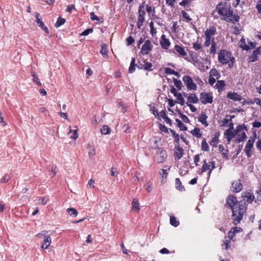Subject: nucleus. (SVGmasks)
Instances as JSON below:
<instances>
[{"label":"nucleus","instance_id":"obj_1","mask_svg":"<svg viewBox=\"0 0 261 261\" xmlns=\"http://www.w3.org/2000/svg\"><path fill=\"white\" fill-rule=\"evenodd\" d=\"M226 204L232 211L233 223L237 225L240 223L244 214L246 213L247 207L245 204L239 203L237 198L233 195H229L227 197Z\"/></svg>","mask_w":261,"mask_h":261},{"label":"nucleus","instance_id":"obj_2","mask_svg":"<svg viewBox=\"0 0 261 261\" xmlns=\"http://www.w3.org/2000/svg\"><path fill=\"white\" fill-rule=\"evenodd\" d=\"M219 61L222 64H226L230 60H234L231 53L226 50L221 49L218 54Z\"/></svg>","mask_w":261,"mask_h":261},{"label":"nucleus","instance_id":"obj_3","mask_svg":"<svg viewBox=\"0 0 261 261\" xmlns=\"http://www.w3.org/2000/svg\"><path fill=\"white\" fill-rule=\"evenodd\" d=\"M244 129L247 130V126L245 125H240L236 127L234 132H232V130H230V129H227L226 130L224 133V135L226 136L227 142H230L231 139L234 137L235 135H238Z\"/></svg>","mask_w":261,"mask_h":261},{"label":"nucleus","instance_id":"obj_4","mask_svg":"<svg viewBox=\"0 0 261 261\" xmlns=\"http://www.w3.org/2000/svg\"><path fill=\"white\" fill-rule=\"evenodd\" d=\"M255 137L256 133L254 132L253 137H250V138L247 141L245 149H244V152H245L246 155L248 158L251 157L252 155V153H251V150L253 146Z\"/></svg>","mask_w":261,"mask_h":261},{"label":"nucleus","instance_id":"obj_5","mask_svg":"<svg viewBox=\"0 0 261 261\" xmlns=\"http://www.w3.org/2000/svg\"><path fill=\"white\" fill-rule=\"evenodd\" d=\"M182 81L186 85L188 90H196V85L194 83L193 79L189 75H185L182 77Z\"/></svg>","mask_w":261,"mask_h":261},{"label":"nucleus","instance_id":"obj_6","mask_svg":"<svg viewBox=\"0 0 261 261\" xmlns=\"http://www.w3.org/2000/svg\"><path fill=\"white\" fill-rule=\"evenodd\" d=\"M154 149H156V160L158 163L163 162L167 156V152L165 150L158 147L157 146H155Z\"/></svg>","mask_w":261,"mask_h":261},{"label":"nucleus","instance_id":"obj_7","mask_svg":"<svg viewBox=\"0 0 261 261\" xmlns=\"http://www.w3.org/2000/svg\"><path fill=\"white\" fill-rule=\"evenodd\" d=\"M200 99L202 104L212 103L213 101V96L208 93L203 92L200 94Z\"/></svg>","mask_w":261,"mask_h":261},{"label":"nucleus","instance_id":"obj_8","mask_svg":"<svg viewBox=\"0 0 261 261\" xmlns=\"http://www.w3.org/2000/svg\"><path fill=\"white\" fill-rule=\"evenodd\" d=\"M226 3L221 2L219 3L216 7V9L217 11L218 14L223 17L224 15H227V11L228 9L225 7Z\"/></svg>","mask_w":261,"mask_h":261},{"label":"nucleus","instance_id":"obj_9","mask_svg":"<svg viewBox=\"0 0 261 261\" xmlns=\"http://www.w3.org/2000/svg\"><path fill=\"white\" fill-rule=\"evenodd\" d=\"M152 45L151 44L150 41L149 40H146L141 48V54L143 55H148L149 51L152 50Z\"/></svg>","mask_w":261,"mask_h":261},{"label":"nucleus","instance_id":"obj_10","mask_svg":"<svg viewBox=\"0 0 261 261\" xmlns=\"http://www.w3.org/2000/svg\"><path fill=\"white\" fill-rule=\"evenodd\" d=\"M184 154V149L180 147L178 145H175V151L174 153V156L175 160L178 161L182 157Z\"/></svg>","mask_w":261,"mask_h":261},{"label":"nucleus","instance_id":"obj_11","mask_svg":"<svg viewBox=\"0 0 261 261\" xmlns=\"http://www.w3.org/2000/svg\"><path fill=\"white\" fill-rule=\"evenodd\" d=\"M261 54V47H257L254 50L252 54L249 57V62H254L258 60V56Z\"/></svg>","mask_w":261,"mask_h":261},{"label":"nucleus","instance_id":"obj_12","mask_svg":"<svg viewBox=\"0 0 261 261\" xmlns=\"http://www.w3.org/2000/svg\"><path fill=\"white\" fill-rule=\"evenodd\" d=\"M243 188V186L240 180L234 181L232 182L231 189L235 193L239 192Z\"/></svg>","mask_w":261,"mask_h":261},{"label":"nucleus","instance_id":"obj_13","mask_svg":"<svg viewBox=\"0 0 261 261\" xmlns=\"http://www.w3.org/2000/svg\"><path fill=\"white\" fill-rule=\"evenodd\" d=\"M242 197L244 201L246 200L248 203H251L255 198L253 194L250 192H245L242 194Z\"/></svg>","mask_w":261,"mask_h":261},{"label":"nucleus","instance_id":"obj_14","mask_svg":"<svg viewBox=\"0 0 261 261\" xmlns=\"http://www.w3.org/2000/svg\"><path fill=\"white\" fill-rule=\"evenodd\" d=\"M161 45L162 47L164 49H168L170 45V42L169 40L166 38L165 35H162L161 37Z\"/></svg>","mask_w":261,"mask_h":261},{"label":"nucleus","instance_id":"obj_15","mask_svg":"<svg viewBox=\"0 0 261 261\" xmlns=\"http://www.w3.org/2000/svg\"><path fill=\"white\" fill-rule=\"evenodd\" d=\"M232 16H233V10H231L230 8L228 9L227 11V15H224L221 17V19L225 20L230 22H232L234 23V22L232 20Z\"/></svg>","mask_w":261,"mask_h":261},{"label":"nucleus","instance_id":"obj_16","mask_svg":"<svg viewBox=\"0 0 261 261\" xmlns=\"http://www.w3.org/2000/svg\"><path fill=\"white\" fill-rule=\"evenodd\" d=\"M227 96L228 98L234 101H240L242 99V96L235 92H229Z\"/></svg>","mask_w":261,"mask_h":261},{"label":"nucleus","instance_id":"obj_17","mask_svg":"<svg viewBox=\"0 0 261 261\" xmlns=\"http://www.w3.org/2000/svg\"><path fill=\"white\" fill-rule=\"evenodd\" d=\"M51 239L50 237H45V238L43 239V242L42 243L41 248L43 249H47L51 244Z\"/></svg>","mask_w":261,"mask_h":261},{"label":"nucleus","instance_id":"obj_18","mask_svg":"<svg viewBox=\"0 0 261 261\" xmlns=\"http://www.w3.org/2000/svg\"><path fill=\"white\" fill-rule=\"evenodd\" d=\"M207 119V116L204 113H202L198 117V120L199 122H200L202 124L204 125L205 126H208V123L206 121Z\"/></svg>","mask_w":261,"mask_h":261},{"label":"nucleus","instance_id":"obj_19","mask_svg":"<svg viewBox=\"0 0 261 261\" xmlns=\"http://www.w3.org/2000/svg\"><path fill=\"white\" fill-rule=\"evenodd\" d=\"M199 101L198 97L195 94H191L188 97V103H197Z\"/></svg>","mask_w":261,"mask_h":261},{"label":"nucleus","instance_id":"obj_20","mask_svg":"<svg viewBox=\"0 0 261 261\" xmlns=\"http://www.w3.org/2000/svg\"><path fill=\"white\" fill-rule=\"evenodd\" d=\"M139 16L138 19L145 20L144 15L145 14V10H144V6L143 4L141 5L139 7Z\"/></svg>","mask_w":261,"mask_h":261},{"label":"nucleus","instance_id":"obj_21","mask_svg":"<svg viewBox=\"0 0 261 261\" xmlns=\"http://www.w3.org/2000/svg\"><path fill=\"white\" fill-rule=\"evenodd\" d=\"M216 34V29L213 26L210 27L209 29H207L204 32V35H207L210 36H214Z\"/></svg>","mask_w":261,"mask_h":261},{"label":"nucleus","instance_id":"obj_22","mask_svg":"<svg viewBox=\"0 0 261 261\" xmlns=\"http://www.w3.org/2000/svg\"><path fill=\"white\" fill-rule=\"evenodd\" d=\"M174 48L175 50L181 56H185L187 55V53L184 47L179 46L178 45H175Z\"/></svg>","mask_w":261,"mask_h":261},{"label":"nucleus","instance_id":"obj_23","mask_svg":"<svg viewBox=\"0 0 261 261\" xmlns=\"http://www.w3.org/2000/svg\"><path fill=\"white\" fill-rule=\"evenodd\" d=\"M170 132L172 133V136L174 138V143L175 145H178L179 143V137L178 134H176L175 131L172 129H170Z\"/></svg>","mask_w":261,"mask_h":261},{"label":"nucleus","instance_id":"obj_24","mask_svg":"<svg viewBox=\"0 0 261 261\" xmlns=\"http://www.w3.org/2000/svg\"><path fill=\"white\" fill-rule=\"evenodd\" d=\"M240 229V227H233L232 228L228 233V237L229 240H233L234 237L235 236V230Z\"/></svg>","mask_w":261,"mask_h":261},{"label":"nucleus","instance_id":"obj_25","mask_svg":"<svg viewBox=\"0 0 261 261\" xmlns=\"http://www.w3.org/2000/svg\"><path fill=\"white\" fill-rule=\"evenodd\" d=\"M175 186H176V188L177 190H178L179 191H181L185 190V188L182 185L180 179L178 178H176L175 179Z\"/></svg>","mask_w":261,"mask_h":261},{"label":"nucleus","instance_id":"obj_26","mask_svg":"<svg viewBox=\"0 0 261 261\" xmlns=\"http://www.w3.org/2000/svg\"><path fill=\"white\" fill-rule=\"evenodd\" d=\"M88 149L89 156L92 157L95 154V149L93 145L89 144Z\"/></svg>","mask_w":261,"mask_h":261},{"label":"nucleus","instance_id":"obj_27","mask_svg":"<svg viewBox=\"0 0 261 261\" xmlns=\"http://www.w3.org/2000/svg\"><path fill=\"white\" fill-rule=\"evenodd\" d=\"M240 46L243 50H248L250 49L249 46L246 44L245 39L242 38L240 40Z\"/></svg>","mask_w":261,"mask_h":261},{"label":"nucleus","instance_id":"obj_28","mask_svg":"<svg viewBox=\"0 0 261 261\" xmlns=\"http://www.w3.org/2000/svg\"><path fill=\"white\" fill-rule=\"evenodd\" d=\"M216 44L214 40V38L212 39L211 47L210 50L211 54L215 55L216 53Z\"/></svg>","mask_w":261,"mask_h":261},{"label":"nucleus","instance_id":"obj_29","mask_svg":"<svg viewBox=\"0 0 261 261\" xmlns=\"http://www.w3.org/2000/svg\"><path fill=\"white\" fill-rule=\"evenodd\" d=\"M200 130L199 128H195L194 129L191 131V133L195 137L197 138H200L201 134L200 133Z\"/></svg>","mask_w":261,"mask_h":261},{"label":"nucleus","instance_id":"obj_30","mask_svg":"<svg viewBox=\"0 0 261 261\" xmlns=\"http://www.w3.org/2000/svg\"><path fill=\"white\" fill-rule=\"evenodd\" d=\"M101 133L103 135H108L111 132V128L107 125H105L101 128Z\"/></svg>","mask_w":261,"mask_h":261},{"label":"nucleus","instance_id":"obj_31","mask_svg":"<svg viewBox=\"0 0 261 261\" xmlns=\"http://www.w3.org/2000/svg\"><path fill=\"white\" fill-rule=\"evenodd\" d=\"M247 138L245 132H243L241 134L239 135V137L236 139V142L240 143L243 141Z\"/></svg>","mask_w":261,"mask_h":261},{"label":"nucleus","instance_id":"obj_32","mask_svg":"<svg viewBox=\"0 0 261 261\" xmlns=\"http://www.w3.org/2000/svg\"><path fill=\"white\" fill-rule=\"evenodd\" d=\"M101 49L100 51V54L103 56H107L108 53L107 45L106 44H102L101 45Z\"/></svg>","mask_w":261,"mask_h":261},{"label":"nucleus","instance_id":"obj_33","mask_svg":"<svg viewBox=\"0 0 261 261\" xmlns=\"http://www.w3.org/2000/svg\"><path fill=\"white\" fill-rule=\"evenodd\" d=\"M173 81L175 86L178 89V90H180L182 88V83L181 81L178 80L175 78H173Z\"/></svg>","mask_w":261,"mask_h":261},{"label":"nucleus","instance_id":"obj_34","mask_svg":"<svg viewBox=\"0 0 261 261\" xmlns=\"http://www.w3.org/2000/svg\"><path fill=\"white\" fill-rule=\"evenodd\" d=\"M170 223L174 227H177L179 224V221L176 220V218L174 216H171L170 218Z\"/></svg>","mask_w":261,"mask_h":261},{"label":"nucleus","instance_id":"obj_35","mask_svg":"<svg viewBox=\"0 0 261 261\" xmlns=\"http://www.w3.org/2000/svg\"><path fill=\"white\" fill-rule=\"evenodd\" d=\"M65 21L66 20L64 18L59 17L55 25L56 28H58L64 24Z\"/></svg>","mask_w":261,"mask_h":261},{"label":"nucleus","instance_id":"obj_36","mask_svg":"<svg viewBox=\"0 0 261 261\" xmlns=\"http://www.w3.org/2000/svg\"><path fill=\"white\" fill-rule=\"evenodd\" d=\"M175 97H176L177 100H178V103H180L181 106L184 105L185 101L184 98L182 96V94L180 93L178 94L177 95H175Z\"/></svg>","mask_w":261,"mask_h":261},{"label":"nucleus","instance_id":"obj_37","mask_svg":"<svg viewBox=\"0 0 261 261\" xmlns=\"http://www.w3.org/2000/svg\"><path fill=\"white\" fill-rule=\"evenodd\" d=\"M67 212L71 216H74L76 217L78 214L77 211L74 208H68L67 210Z\"/></svg>","mask_w":261,"mask_h":261},{"label":"nucleus","instance_id":"obj_38","mask_svg":"<svg viewBox=\"0 0 261 261\" xmlns=\"http://www.w3.org/2000/svg\"><path fill=\"white\" fill-rule=\"evenodd\" d=\"M39 14L38 13H36V22H37V23L40 27L41 28V27H44V24L43 22L39 18Z\"/></svg>","mask_w":261,"mask_h":261},{"label":"nucleus","instance_id":"obj_39","mask_svg":"<svg viewBox=\"0 0 261 261\" xmlns=\"http://www.w3.org/2000/svg\"><path fill=\"white\" fill-rule=\"evenodd\" d=\"M201 148L204 151H208L210 149L208 144L206 143L205 139H204L201 142Z\"/></svg>","mask_w":261,"mask_h":261},{"label":"nucleus","instance_id":"obj_40","mask_svg":"<svg viewBox=\"0 0 261 261\" xmlns=\"http://www.w3.org/2000/svg\"><path fill=\"white\" fill-rule=\"evenodd\" d=\"M178 112L179 114L180 118L182 119V120L185 123H189L190 122V120L187 116H186L184 114L181 113L179 111H178Z\"/></svg>","mask_w":261,"mask_h":261},{"label":"nucleus","instance_id":"obj_41","mask_svg":"<svg viewBox=\"0 0 261 261\" xmlns=\"http://www.w3.org/2000/svg\"><path fill=\"white\" fill-rule=\"evenodd\" d=\"M159 173L163 178L162 181L163 182L164 178L166 179L168 175V172L167 171V170L162 169L160 170Z\"/></svg>","mask_w":261,"mask_h":261},{"label":"nucleus","instance_id":"obj_42","mask_svg":"<svg viewBox=\"0 0 261 261\" xmlns=\"http://www.w3.org/2000/svg\"><path fill=\"white\" fill-rule=\"evenodd\" d=\"M219 139H217L216 137H213L210 144L213 147H216L217 144L219 143Z\"/></svg>","mask_w":261,"mask_h":261},{"label":"nucleus","instance_id":"obj_43","mask_svg":"<svg viewBox=\"0 0 261 261\" xmlns=\"http://www.w3.org/2000/svg\"><path fill=\"white\" fill-rule=\"evenodd\" d=\"M219 75V73L217 71V70L213 68L211 69L210 71V76H211L212 77H217Z\"/></svg>","mask_w":261,"mask_h":261},{"label":"nucleus","instance_id":"obj_44","mask_svg":"<svg viewBox=\"0 0 261 261\" xmlns=\"http://www.w3.org/2000/svg\"><path fill=\"white\" fill-rule=\"evenodd\" d=\"M132 205L133 207L135 210L138 211L140 209L139 207V202L135 199H134L132 201Z\"/></svg>","mask_w":261,"mask_h":261},{"label":"nucleus","instance_id":"obj_45","mask_svg":"<svg viewBox=\"0 0 261 261\" xmlns=\"http://www.w3.org/2000/svg\"><path fill=\"white\" fill-rule=\"evenodd\" d=\"M210 169H211V165H208V164L203 165L202 166V168L201 169V173L200 174H202V173L205 172L207 170H209V171H210Z\"/></svg>","mask_w":261,"mask_h":261},{"label":"nucleus","instance_id":"obj_46","mask_svg":"<svg viewBox=\"0 0 261 261\" xmlns=\"http://www.w3.org/2000/svg\"><path fill=\"white\" fill-rule=\"evenodd\" d=\"M181 14H182V17L185 19H186L188 22H189L192 19L190 18V17L189 16L188 14L186 11H185L184 10L182 11Z\"/></svg>","mask_w":261,"mask_h":261},{"label":"nucleus","instance_id":"obj_47","mask_svg":"<svg viewBox=\"0 0 261 261\" xmlns=\"http://www.w3.org/2000/svg\"><path fill=\"white\" fill-rule=\"evenodd\" d=\"M232 120V116L230 115H227L225 118H224L223 120V123L224 125L228 123L229 122Z\"/></svg>","mask_w":261,"mask_h":261},{"label":"nucleus","instance_id":"obj_48","mask_svg":"<svg viewBox=\"0 0 261 261\" xmlns=\"http://www.w3.org/2000/svg\"><path fill=\"white\" fill-rule=\"evenodd\" d=\"M256 197L255 199V202L261 201V189L256 191Z\"/></svg>","mask_w":261,"mask_h":261},{"label":"nucleus","instance_id":"obj_49","mask_svg":"<svg viewBox=\"0 0 261 261\" xmlns=\"http://www.w3.org/2000/svg\"><path fill=\"white\" fill-rule=\"evenodd\" d=\"M32 76L33 77V81L35 82L38 85L41 86V83L39 82V78L38 76L35 74L34 72L32 73Z\"/></svg>","mask_w":261,"mask_h":261},{"label":"nucleus","instance_id":"obj_50","mask_svg":"<svg viewBox=\"0 0 261 261\" xmlns=\"http://www.w3.org/2000/svg\"><path fill=\"white\" fill-rule=\"evenodd\" d=\"M225 85V84L224 83V81H218L217 83H216V86L218 88H223Z\"/></svg>","mask_w":261,"mask_h":261},{"label":"nucleus","instance_id":"obj_51","mask_svg":"<svg viewBox=\"0 0 261 261\" xmlns=\"http://www.w3.org/2000/svg\"><path fill=\"white\" fill-rule=\"evenodd\" d=\"M93 30L92 28H89L85 30L84 32H83L81 35L83 36H87L89 35L90 33L93 32Z\"/></svg>","mask_w":261,"mask_h":261},{"label":"nucleus","instance_id":"obj_52","mask_svg":"<svg viewBox=\"0 0 261 261\" xmlns=\"http://www.w3.org/2000/svg\"><path fill=\"white\" fill-rule=\"evenodd\" d=\"M149 106L150 108V111L155 116L159 115L158 111L155 110V108L154 106H151L150 105H149Z\"/></svg>","mask_w":261,"mask_h":261},{"label":"nucleus","instance_id":"obj_53","mask_svg":"<svg viewBox=\"0 0 261 261\" xmlns=\"http://www.w3.org/2000/svg\"><path fill=\"white\" fill-rule=\"evenodd\" d=\"M149 27L150 28V33L152 36L154 35V33H156L155 29L153 27V22L151 21L149 23Z\"/></svg>","mask_w":261,"mask_h":261},{"label":"nucleus","instance_id":"obj_54","mask_svg":"<svg viewBox=\"0 0 261 261\" xmlns=\"http://www.w3.org/2000/svg\"><path fill=\"white\" fill-rule=\"evenodd\" d=\"M193 48L195 50H199L201 48L202 46L200 43H198L197 42H195L193 44Z\"/></svg>","mask_w":261,"mask_h":261},{"label":"nucleus","instance_id":"obj_55","mask_svg":"<svg viewBox=\"0 0 261 261\" xmlns=\"http://www.w3.org/2000/svg\"><path fill=\"white\" fill-rule=\"evenodd\" d=\"M152 66V65L151 63L146 62L144 65L143 68L146 70H150Z\"/></svg>","mask_w":261,"mask_h":261},{"label":"nucleus","instance_id":"obj_56","mask_svg":"<svg viewBox=\"0 0 261 261\" xmlns=\"http://www.w3.org/2000/svg\"><path fill=\"white\" fill-rule=\"evenodd\" d=\"M118 172L117 171V168L112 167L111 170V174L112 176H116Z\"/></svg>","mask_w":261,"mask_h":261},{"label":"nucleus","instance_id":"obj_57","mask_svg":"<svg viewBox=\"0 0 261 261\" xmlns=\"http://www.w3.org/2000/svg\"><path fill=\"white\" fill-rule=\"evenodd\" d=\"M127 45H130L133 44L135 42L134 39L132 36H129L127 39Z\"/></svg>","mask_w":261,"mask_h":261},{"label":"nucleus","instance_id":"obj_58","mask_svg":"<svg viewBox=\"0 0 261 261\" xmlns=\"http://www.w3.org/2000/svg\"><path fill=\"white\" fill-rule=\"evenodd\" d=\"M160 129L161 130H162V132L165 133H168V128L165 126V125H163L162 124H160Z\"/></svg>","mask_w":261,"mask_h":261},{"label":"nucleus","instance_id":"obj_59","mask_svg":"<svg viewBox=\"0 0 261 261\" xmlns=\"http://www.w3.org/2000/svg\"><path fill=\"white\" fill-rule=\"evenodd\" d=\"M256 8L258 11V13L261 14V0H258L257 1Z\"/></svg>","mask_w":261,"mask_h":261},{"label":"nucleus","instance_id":"obj_60","mask_svg":"<svg viewBox=\"0 0 261 261\" xmlns=\"http://www.w3.org/2000/svg\"><path fill=\"white\" fill-rule=\"evenodd\" d=\"M186 104L190 108L191 111L192 112H195L197 111V109L196 108V107L192 105V104L189 103L188 102H186Z\"/></svg>","mask_w":261,"mask_h":261},{"label":"nucleus","instance_id":"obj_61","mask_svg":"<svg viewBox=\"0 0 261 261\" xmlns=\"http://www.w3.org/2000/svg\"><path fill=\"white\" fill-rule=\"evenodd\" d=\"M144 187L148 192H150L152 189V185L149 183L145 184Z\"/></svg>","mask_w":261,"mask_h":261},{"label":"nucleus","instance_id":"obj_62","mask_svg":"<svg viewBox=\"0 0 261 261\" xmlns=\"http://www.w3.org/2000/svg\"><path fill=\"white\" fill-rule=\"evenodd\" d=\"M90 18L92 20H99V18L95 15L94 12L90 13Z\"/></svg>","mask_w":261,"mask_h":261},{"label":"nucleus","instance_id":"obj_63","mask_svg":"<svg viewBox=\"0 0 261 261\" xmlns=\"http://www.w3.org/2000/svg\"><path fill=\"white\" fill-rule=\"evenodd\" d=\"M178 127L179 128L180 130L182 131L187 130L188 128L182 122L179 124Z\"/></svg>","mask_w":261,"mask_h":261},{"label":"nucleus","instance_id":"obj_64","mask_svg":"<svg viewBox=\"0 0 261 261\" xmlns=\"http://www.w3.org/2000/svg\"><path fill=\"white\" fill-rule=\"evenodd\" d=\"M216 82V80L214 77H212L211 76H210L208 79V83L211 86H213L214 83Z\"/></svg>","mask_w":261,"mask_h":261}]
</instances>
